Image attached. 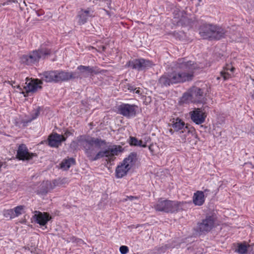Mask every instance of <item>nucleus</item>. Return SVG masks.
<instances>
[{"label": "nucleus", "instance_id": "bb28decb", "mask_svg": "<svg viewBox=\"0 0 254 254\" xmlns=\"http://www.w3.org/2000/svg\"><path fill=\"white\" fill-rule=\"evenodd\" d=\"M78 17L79 18L78 22L79 25H83L85 23L88 18L81 10L78 13Z\"/></svg>", "mask_w": 254, "mask_h": 254}, {"label": "nucleus", "instance_id": "4be33fe9", "mask_svg": "<svg viewBox=\"0 0 254 254\" xmlns=\"http://www.w3.org/2000/svg\"><path fill=\"white\" fill-rule=\"evenodd\" d=\"M75 163V159L73 158L64 159L60 163V167L64 170H68L71 165L74 164Z\"/></svg>", "mask_w": 254, "mask_h": 254}, {"label": "nucleus", "instance_id": "0eeeda50", "mask_svg": "<svg viewBox=\"0 0 254 254\" xmlns=\"http://www.w3.org/2000/svg\"><path fill=\"white\" fill-rule=\"evenodd\" d=\"M184 202L171 201L169 200H159L155 206L156 211L166 213L178 212L183 209Z\"/></svg>", "mask_w": 254, "mask_h": 254}, {"label": "nucleus", "instance_id": "a18cd8bd", "mask_svg": "<svg viewBox=\"0 0 254 254\" xmlns=\"http://www.w3.org/2000/svg\"><path fill=\"white\" fill-rule=\"evenodd\" d=\"M149 149L151 151L152 148H151V146H150L149 147Z\"/></svg>", "mask_w": 254, "mask_h": 254}, {"label": "nucleus", "instance_id": "79ce46f5", "mask_svg": "<svg viewBox=\"0 0 254 254\" xmlns=\"http://www.w3.org/2000/svg\"><path fill=\"white\" fill-rule=\"evenodd\" d=\"M102 50H103V51H105V49H106V47H105V46H103L102 47Z\"/></svg>", "mask_w": 254, "mask_h": 254}, {"label": "nucleus", "instance_id": "473e14b6", "mask_svg": "<svg viewBox=\"0 0 254 254\" xmlns=\"http://www.w3.org/2000/svg\"><path fill=\"white\" fill-rule=\"evenodd\" d=\"M189 95H190V91L189 92L185 93L183 96V100L184 101L189 102L191 101L192 102V99L191 97Z\"/></svg>", "mask_w": 254, "mask_h": 254}, {"label": "nucleus", "instance_id": "c03bdc74", "mask_svg": "<svg viewBox=\"0 0 254 254\" xmlns=\"http://www.w3.org/2000/svg\"><path fill=\"white\" fill-rule=\"evenodd\" d=\"M25 222H26V220H23V221H22V222H21V223H25Z\"/></svg>", "mask_w": 254, "mask_h": 254}, {"label": "nucleus", "instance_id": "58836bf2", "mask_svg": "<svg viewBox=\"0 0 254 254\" xmlns=\"http://www.w3.org/2000/svg\"><path fill=\"white\" fill-rule=\"evenodd\" d=\"M134 199H137L138 197L137 196H127V198L126 199V200H127V199L133 200Z\"/></svg>", "mask_w": 254, "mask_h": 254}, {"label": "nucleus", "instance_id": "7c9ffc66", "mask_svg": "<svg viewBox=\"0 0 254 254\" xmlns=\"http://www.w3.org/2000/svg\"><path fill=\"white\" fill-rule=\"evenodd\" d=\"M44 14V12L42 10L40 9L38 10H33L31 12V16L33 18H35V20H38L37 17L42 15Z\"/></svg>", "mask_w": 254, "mask_h": 254}, {"label": "nucleus", "instance_id": "c9c22d12", "mask_svg": "<svg viewBox=\"0 0 254 254\" xmlns=\"http://www.w3.org/2000/svg\"><path fill=\"white\" fill-rule=\"evenodd\" d=\"M127 89L130 91H134L136 89L133 86L129 84H127L126 85Z\"/></svg>", "mask_w": 254, "mask_h": 254}, {"label": "nucleus", "instance_id": "c85d7f7f", "mask_svg": "<svg viewBox=\"0 0 254 254\" xmlns=\"http://www.w3.org/2000/svg\"><path fill=\"white\" fill-rule=\"evenodd\" d=\"M25 206L24 205H19L15 207L13 209V212L15 217H18L20 215L23 213Z\"/></svg>", "mask_w": 254, "mask_h": 254}, {"label": "nucleus", "instance_id": "f03ea898", "mask_svg": "<svg viewBox=\"0 0 254 254\" xmlns=\"http://www.w3.org/2000/svg\"><path fill=\"white\" fill-rule=\"evenodd\" d=\"M42 81L46 82H62L70 79L78 78L79 76L76 72H69L63 70H50L40 74Z\"/></svg>", "mask_w": 254, "mask_h": 254}, {"label": "nucleus", "instance_id": "1a4fd4ad", "mask_svg": "<svg viewBox=\"0 0 254 254\" xmlns=\"http://www.w3.org/2000/svg\"><path fill=\"white\" fill-rule=\"evenodd\" d=\"M171 123L169 126L172 127L176 132H179V133L183 134L181 137L183 140H185L187 136L192 133L193 128L190 127L188 124L179 118H173L170 120Z\"/></svg>", "mask_w": 254, "mask_h": 254}, {"label": "nucleus", "instance_id": "9d476101", "mask_svg": "<svg viewBox=\"0 0 254 254\" xmlns=\"http://www.w3.org/2000/svg\"><path fill=\"white\" fill-rule=\"evenodd\" d=\"M153 65V64L152 61L143 59H134L132 61H129L127 63L128 67H131L132 69H137L138 70H144L152 67Z\"/></svg>", "mask_w": 254, "mask_h": 254}, {"label": "nucleus", "instance_id": "f3484780", "mask_svg": "<svg viewBox=\"0 0 254 254\" xmlns=\"http://www.w3.org/2000/svg\"><path fill=\"white\" fill-rule=\"evenodd\" d=\"M190 114L191 120L197 125L204 123L206 117L205 113L199 108L191 112Z\"/></svg>", "mask_w": 254, "mask_h": 254}, {"label": "nucleus", "instance_id": "dca6fc26", "mask_svg": "<svg viewBox=\"0 0 254 254\" xmlns=\"http://www.w3.org/2000/svg\"><path fill=\"white\" fill-rule=\"evenodd\" d=\"M65 140L66 137L64 136L57 133H53L49 136L48 144L52 147H58Z\"/></svg>", "mask_w": 254, "mask_h": 254}, {"label": "nucleus", "instance_id": "a211bd4d", "mask_svg": "<svg viewBox=\"0 0 254 254\" xmlns=\"http://www.w3.org/2000/svg\"><path fill=\"white\" fill-rule=\"evenodd\" d=\"M77 69L79 72H76L78 73L79 76L78 78L81 77H88L92 75L93 73L96 74L99 73V71H96L93 66L79 65L77 67Z\"/></svg>", "mask_w": 254, "mask_h": 254}, {"label": "nucleus", "instance_id": "2f4dec72", "mask_svg": "<svg viewBox=\"0 0 254 254\" xmlns=\"http://www.w3.org/2000/svg\"><path fill=\"white\" fill-rule=\"evenodd\" d=\"M81 11L88 17L94 16V11L91 8H88L85 10L81 9Z\"/></svg>", "mask_w": 254, "mask_h": 254}, {"label": "nucleus", "instance_id": "f8f14e48", "mask_svg": "<svg viewBox=\"0 0 254 254\" xmlns=\"http://www.w3.org/2000/svg\"><path fill=\"white\" fill-rule=\"evenodd\" d=\"M36 156H37L36 153H31L28 151V149L25 144H21L19 145L16 155V158L18 160L29 161Z\"/></svg>", "mask_w": 254, "mask_h": 254}, {"label": "nucleus", "instance_id": "a878e982", "mask_svg": "<svg viewBox=\"0 0 254 254\" xmlns=\"http://www.w3.org/2000/svg\"><path fill=\"white\" fill-rule=\"evenodd\" d=\"M42 110L43 108L40 106H38L36 109L33 110L31 112V120H33L37 118L40 114L41 111Z\"/></svg>", "mask_w": 254, "mask_h": 254}, {"label": "nucleus", "instance_id": "a19ab883", "mask_svg": "<svg viewBox=\"0 0 254 254\" xmlns=\"http://www.w3.org/2000/svg\"><path fill=\"white\" fill-rule=\"evenodd\" d=\"M169 131L171 133V134H173V133L175 131L174 129L171 128L169 130Z\"/></svg>", "mask_w": 254, "mask_h": 254}, {"label": "nucleus", "instance_id": "c756f323", "mask_svg": "<svg viewBox=\"0 0 254 254\" xmlns=\"http://www.w3.org/2000/svg\"><path fill=\"white\" fill-rule=\"evenodd\" d=\"M3 215L6 218H9L10 219L15 217L13 209L5 210L3 212Z\"/></svg>", "mask_w": 254, "mask_h": 254}, {"label": "nucleus", "instance_id": "f257e3e1", "mask_svg": "<svg viewBox=\"0 0 254 254\" xmlns=\"http://www.w3.org/2000/svg\"><path fill=\"white\" fill-rule=\"evenodd\" d=\"M73 144L79 146L84 150L87 157L91 161H96L104 157H108L111 161L113 160L115 155L122 152V147L120 145H114L111 148L97 152L102 146L107 145L106 140L86 135L78 136L76 142L72 141L71 145Z\"/></svg>", "mask_w": 254, "mask_h": 254}, {"label": "nucleus", "instance_id": "de8ad7c7", "mask_svg": "<svg viewBox=\"0 0 254 254\" xmlns=\"http://www.w3.org/2000/svg\"><path fill=\"white\" fill-rule=\"evenodd\" d=\"M2 166V164L0 163V168Z\"/></svg>", "mask_w": 254, "mask_h": 254}, {"label": "nucleus", "instance_id": "f704fd0d", "mask_svg": "<svg viewBox=\"0 0 254 254\" xmlns=\"http://www.w3.org/2000/svg\"><path fill=\"white\" fill-rule=\"evenodd\" d=\"M179 23H180L181 24L188 25L190 24V21L187 17H183L179 21Z\"/></svg>", "mask_w": 254, "mask_h": 254}, {"label": "nucleus", "instance_id": "4468645a", "mask_svg": "<svg viewBox=\"0 0 254 254\" xmlns=\"http://www.w3.org/2000/svg\"><path fill=\"white\" fill-rule=\"evenodd\" d=\"M134 105L123 104L119 107L120 114L127 117L135 116L136 115V108Z\"/></svg>", "mask_w": 254, "mask_h": 254}, {"label": "nucleus", "instance_id": "37998d69", "mask_svg": "<svg viewBox=\"0 0 254 254\" xmlns=\"http://www.w3.org/2000/svg\"><path fill=\"white\" fill-rule=\"evenodd\" d=\"M30 18H31V17H30H30H29L28 18V19H27V21H30Z\"/></svg>", "mask_w": 254, "mask_h": 254}, {"label": "nucleus", "instance_id": "7ed1b4c3", "mask_svg": "<svg viewBox=\"0 0 254 254\" xmlns=\"http://www.w3.org/2000/svg\"><path fill=\"white\" fill-rule=\"evenodd\" d=\"M226 30L216 25L203 23L199 28V34L204 39L219 40L224 37Z\"/></svg>", "mask_w": 254, "mask_h": 254}, {"label": "nucleus", "instance_id": "ddd939ff", "mask_svg": "<svg viewBox=\"0 0 254 254\" xmlns=\"http://www.w3.org/2000/svg\"><path fill=\"white\" fill-rule=\"evenodd\" d=\"M35 214L33 216L35 222L41 226H46L48 222L52 218L50 214L47 212H41L39 211H35Z\"/></svg>", "mask_w": 254, "mask_h": 254}, {"label": "nucleus", "instance_id": "b1692460", "mask_svg": "<svg viewBox=\"0 0 254 254\" xmlns=\"http://www.w3.org/2000/svg\"><path fill=\"white\" fill-rule=\"evenodd\" d=\"M129 143L131 146H140L142 147H145L146 146L145 144H143V142L141 140H138L137 138L132 136L130 137Z\"/></svg>", "mask_w": 254, "mask_h": 254}, {"label": "nucleus", "instance_id": "cd10ccee", "mask_svg": "<svg viewBox=\"0 0 254 254\" xmlns=\"http://www.w3.org/2000/svg\"><path fill=\"white\" fill-rule=\"evenodd\" d=\"M248 251V247L246 244L240 243L238 244L237 252L240 254H245Z\"/></svg>", "mask_w": 254, "mask_h": 254}, {"label": "nucleus", "instance_id": "72a5a7b5", "mask_svg": "<svg viewBox=\"0 0 254 254\" xmlns=\"http://www.w3.org/2000/svg\"><path fill=\"white\" fill-rule=\"evenodd\" d=\"M128 251V248L127 246H122L120 248V252L122 254H127Z\"/></svg>", "mask_w": 254, "mask_h": 254}, {"label": "nucleus", "instance_id": "39448f33", "mask_svg": "<svg viewBox=\"0 0 254 254\" xmlns=\"http://www.w3.org/2000/svg\"><path fill=\"white\" fill-rule=\"evenodd\" d=\"M51 53V50L46 48H41L33 51L28 55H23L21 58V62L28 65H32L37 63L41 58L45 59Z\"/></svg>", "mask_w": 254, "mask_h": 254}, {"label": "nucleus", "instance_id": "423d86ee", "mask_svg": "<svg viewBox=\"0 0 254 254\" xmlns=\"http://www.w3.org/2000/svg\"><path fill=\"white\" fill-rule=\"evenodd\" d=\"M185 78L177 71L165 73L159 78L158 85L161 87H168L174 84L186 82L187 79Z\"/></svg>", "mask_w": 254, "mask_h": 254}, {"label": "nucleus", "instance_id": "49530a36", "mask_svg": "<svg viewBox=\"0 0 254 254\" xmlns=\"http://www.w3.org/2000/svg\"><path fill=\"white\" fill-rule=\"evenodd\" d=\"M17 88H20V89H21V88H20V86H19V85H18V86H17Z\"/></svg>", "mask_w": 254, "mask_h": 254}, {"label": "nucleus", "instance_id": "aec40b11", "mask_svg": "<svg viewBox=\"0 0 254 254\" xmlns=\"http://www.w3.org/2000/svg\"><path fill=\"white\" fill-rule=\"evenodd\" d=\"M52 184L50 181H44L39 186L36 190L37 193L41 195H46L49 190H53Z\"/></svg>", "mask_w": 254, "mask_h": 254}, {"label": "nucleus", "instance_id": "3c124183", "mask_svg": "<svg viewBox=\"0 0 254 254\" xmlns=\"http://www.w3.org/2000/svg\"><path fill=\"white\" fill-rule=\"evenodd\" d=\"M198 1H199V2H200V1H201V0H198Z\"/></svg>", "mask_w": 254, "mask_h": 254}, {"label": "nucleus", "instance_id": "412c9836", "mask_svg": "<svg viewBox=\"0 0 254 254\" xmlns=\"http://www.w3.org/2000/svg\"><path fill=\"white\" fill-rule=\"evenodd\" d=\"M204 194L202 191L197 190L193 194V202L195 205L201 206L205 201Z\"/></svg>", "mask_w": 254, "mask_h": 254}, {"label": "nucleus", "instance_id": "5701e85b", "mask_svg": "<svg viewBox=\"0 0 254 254\" xmlns=\"http://www.w3.org/2000/svg\"><path fill=\"white\" fill-rule=\"evenodd\" d=\"M235 67L232 66L230 64H227L226 66L224 67V70L221 71V75L223 77L224 79L227 80L230 77V74L228 72L229 70L231 72H233L235 70Z\"/></svg>", "mask_w": 254, "mask_h": 254}, {"label": "nucleus", "instance_id": "6e6552de", "mask_svg": "<svg viewBox=\"0 0 254 254\" xmlns=\"http://www.w3.org/2000/svg\"><path fill=\"white\" fill-rule=\"evenodd\" d=\"M137 160V153H130L127 157L124 159L123 162L117 166L116 169V176L121 178L127 175V172L134 165Z\"/></svg>", "mask_w": 254, "mask_h": 254}, {"label": "nucleus", "instance_id": "20e7f679", "mask_svg": "<svg viewBox=\"0 0 254 254\" xmlns=\"http://www.w3.org/2000/svg\"><path fill=\"white\" fill-rule=\"evenodd\" d=\"M175 66L176 68L182 71H178V72L182 76L186 77L185 78L187 79L186 81L192 80L194 77V71L200 68L197 63L188 60L187 58L179 59L176 62Z\"/></svg>", "mask_w": 254, "mask_h": 254}, {"label": "nucleus", "instance_id": "2eb2a0df", "mask_svg": "<svg viewBox=\"0 0 254 254\" xmlns=\"http://www.w3.org/2000/svg\"><path fill=\"white\" fill-rule=\"evenodd\" d=\"M26 80L27 81L25 83L26 85L24 86V88L27 93L35 92L38 89H41L42 88V87L40 85L43 83L42 80L36 79L31 80L28 82L29 79L27 77Z\"/></svg>", "mask_w": 254, "mask_h": 254}, {"label": "nucleus", "instance_id": "ea45409f", "mask_svg": "<svg viewBox=\"0 0 254 254\" xmlns=\"http://www.w3.org/2000/svg\"><path fill=\"white\" fill-rule=\"evenodd\" d=\"M135 92L138 94H141V92L139 89L135 90Z\"/></svg>", "mask_w": 254, "mask_h": 254}, {"label": "nucleus", "instance_id": "393cba45", "mask_svg": "<svg viewBox=\"0 0 254 254\" xmlns=\"http://www.w3.org/2000/svg\"><path fill=\"white\" fill-rule=\"evenodd\" d=\"M68 180L67 178H59L57 179H55L53 180L52 181V187H53V189L56 187H60L62 185L65 184L67 183Z\"/></svg>", "mask_w": 254, "mask_h": 254}, {"label": "nucleus", "instance_id": "9b49d317", "mask_svg": "<svg viewBox=\"0 0 254 254\" xmlns=\"http://www.w3.org/2000/svg\"><path fill=\"white\" fill-rule=\"evenodd\" d=\"M215 218L213 216H207L202 222L198 223L197 226V231L201 233L209 232L214 227Z\"/></svg>", "mask_w": 254, "mask_h": 254}, {"label": "nucleus", "instance_id": "8fccbe9b", "mask_svg": "<svg viewBox=\"0 0 254 254\" xmlns=\"http://www.w3.org/2000/svg\"><path fill=\"white\" fill-rule=\"evenodd\" d=\"M198 1H199V2H200V1H201V0H198Z\"/></svg>", "mask_w": 254, "mask_h": 254}, {"label": "nucleus", "instance_id": "4c0bfd02", "mask_svg": "<svg viewBox=\"0 0 254 254\" xmlns=\"http://www.w3.org/2000/svg\"><path fill=\"white\" fill-rule=\"evenodd\" d=\"M202 192L204 193L205 197H207L209 194L211 193V191L208 189H205L203 191H202Z\"/></svg>", "mask_w": 254, "mask_h": 254}, {"label": "nucleus", "instance_id": "6ab92c4d", "mask_svg": "<svg viewBox=\"0 0 254 254\" xmlns=\"http://www.w3.org/2000/svg\"><path fill=\"white\" fill-rule=\"evenodd\" d=\"M189 95L191 97L192 102H199L203 97V91L199 87L193 86L190 88Z\"/></svg>", "mask_w": 254, "mask_h": 254}, {"label": "nucleus", "instance_id": "e433bc0d", "mask_svg": "<svg viewBox=\"0 0 254 254\" xmlns=\"http://www.w3.org/2000/svg\"><path fill=\"white\" fill-rule=\"evenodd\" d=\"M73 132H71L69 130H66V131L64 132V135H63V136H64L65 137H66V138L70 136V135H73Z\"/></svg>", "mask_w": 254, "mask_h": 254}, {"label": "nucleus", "instance_id": "09e8293b", "mask_svg": "<svg viewBox=\"0 0 254 254\" xmlns=\"http://www.w3.org/2000/svg\"><path fill=\"white\" fill-rule=\"evenodd\" d=\"M10 2V0H8V1L6 2V3H7V4H8V3H9V2Z\"/></svg>", "mask_w": 254, "mask_h": 254}]
</instances>
